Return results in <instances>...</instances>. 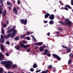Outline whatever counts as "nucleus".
<instances>
[{
  "instance_id": "nucleus-1",
  "label": "nucleus",
  "mask_w": 73,
  "mask_h": 73,
  "mask_svg": "<svg viewBox=\"0 0 73 73\" xmlns=\"http://www.w3.org/2000/svg\"><path fill=\"white\" fill-rule=\"evenodd\" d=\"M1 64L5 65V66L6 68L7 69H9L11 68V65H12V62L9 61H2Z\"/></svg>"
},
{
  "instance_id": "nucleus-2",
  "label": "nucleus",
  "mask_w": 73,
  "mask_h": 73,
  "mask_svg": "<svg viewBox=\"0 0 73 73\" xmlns=\"http://www.w3.org/2000/svg\"><path fill=\"white\" fill-rule=\"evenodd\" d=\"M65 21L67 23H66V25H68L67 26L69 27H72V21L69 20L68 19L65 20Z\"/></svg>"
},
{
  "instance_id": "nucleus-3",
  "label": "nucleus",
  "mask_w": 73,
  "mask_h": 73,
  "mask_svg": "<svg viewBox=\"0 0 73 73\" xmlns=\"http://www.w3.org/2000/svg\"><path fill=\"white\" fill-rule=\"evenodd\" d=\"M16 8H15V7H14L13 8V11L14 12V13L15 14V15H18V11H17V10L18 9V10H19V9H20V8H19V7H16Z\"/></svg>"
},
{
  "instance_id": "nucleus-4",
  "label": "nucleus",
  "mask_w": 73,
  "mask_h": 73,
  "mask_svg": "<svg viewBox=\"0 0 73 73\" xmlns=\"http://www.w3.org/2000/svg\"><path fill=\"white\" fill-rule=\"evenodd\" d=\"M20 23L22 24H23L24 23V25H25V24H27V19H26L24 20V19H22L20 21Z\"/></svg>"
},
{
  "instance_id": "nucleus-5",
  "label": "nucleus",
  "mask_w": 73,
  "mask_h": 73,
  "mask_svg": "<svg viewBox=\"0 0 73 73\" xmlns=\"http://www.w3.org/2000/svg\"><path fill=\"white\" fill-rule=\"evenodd\" d=\"M20 45H21V46L23 48H27L29 46V45L28 44H27L25 45L24 44H23L22 42H21L19 43Z\"/></svg>"
},
{
  "instance_id": "nucleus-6",
  "label": "nucleus",
  "mask_w": 73,
  "mask_h": 73,
  "mask_svg": "<svg viewBox=\"0 0 73 73\" xmlns=\"http://www.w3.org/2000/svg\"><path fill=\"white\" fill-rule=\"evenodd\" d=\"M49 18L50 20H53L54 19V15L53 14L51 15H50Z\"/></svg>"
},
{
  "instance_id": "nucleus-7",
  "label": "nucleus",
  "mask_w": 73,
  "mask_h": 73,
  "mask_svg": "<svg viewBox=\"0 0 73 73\" xmlns=\"http://www.w3.org/2000/svg\"><path fill=\"white\" fill-rule=\"evenodd\" d=\"M49 50L47 49H46L44 50V53L43 54V55H46L48 53H49Z\"/></svg>"
},
{
  "instance_id": "nucleus-8",
  "label": "nucleus",
  "mask_w": 73,
  "mask_h": 73,
  "mask_svg": "<svg viewBox=\"0 0 73 73\" xmlns=\"http://www.w3.org/2000/svg\"><path fill=\"white\" fill-rule=\"evenodd\" d=\"M39 49L40 52H43L44 50V49L42 46H40Z\"/></svg>"
},
{
  "instance_id": "nucleus-9",
  "label": "nucleus",
  "mask_w": 73,
  "mask_h": 73,
  "mask_svg": "<svg viewBox=\"0 0 73 73\" xmlns=\"http://www.w3.org/2000/svg\"><path fill=\"white\" fill-rule=\"evenodd\" d=\"M10 37H11V38H14V37H15V34L12 33H10Z\"/></svg>"
},
{
  "instance_id": "nucleus-10",
  "label": "nucleus",
  "mask_w": 73,
  "mask_h": 73,
  "mask_svg": "<svg viewBox=\"0 0 73 73\" xmlns=\"http://www.w3.org/2000/svg\"><path fill=\"white\" fill-rule=\"evenodd\" d=\"M49 16H50V14L47 13L46 14L44 15V17L45 19H46L47 18H48Z\"/></svg>"
},
{
  "instance_id": "nucleus-11",
  "label": "nucleus",
  "mask_w": 73,
  "mask_h": 73,
  "mask_svg": "<svg viewBox=\"0 0 73 73\" xmlns=\"http://www.w3.org/2000/svg\"><path fill=\"white\" fill-rule=\"evenodd\" d=\"M6 13H7V11L6 10H5L3 11L2 14V16L3 17H5V15H6Z\"/></svg>"
},
{
  "instance_id": "nucleus-12",
  "label": "nucleus",
  "mask_w": 73,
  "mask_h": 73,
  "mask_svg": "<svg viewBox=\"0 0 73 73\" xmlns=\"http://www.w3.org/2000/svg\"><path fill=\"white\" fill-rule=\"evenodd\" d=\"M7 5H10L11 7H12V5L11 4V2L9 1H7Z\"/></svg>"
},
{
  "instance_id": "nucleus-13",
  "label": "nucleus",
  "mask_w": 73,
  "mask_h": 73,
  "mask_svg": "<svg viewBox=\"0 0 73 73\" xmlns=\"http://www.w3.org/2000/svg\"><path fill=\"white\" fill-rule=\"evenodd\" d=\"M5 42L4 41V38L0 39V43H4Z\"/></svg>"
},
{
  "instance_id": "nucleus-14",
  "label": "nucleus",
  "mask_w": 73,
  "mask_h": 73,
  "mask_svg": "<svg viewBox=\"0 0 73 73\" xmlns=\"http://www.w3.org/2000/svg\"><path fill=\"white\" fill-rule=\"evenodd\" d=\"M10 33L7 34L6 36H5V38L6 39H7V38H8L9 37H10Z\"/></svg>"
},
{
  "instance_id": "nucleus-15",
  "label": "nucleus",
  "mask_w": 73,
  "mask_h": 73,
  "mask_svg": "<svg viewBox=\"0 0 73 73\" xmlns=\"http://www.w3.org/2000/svg\"><path fill=\"white\" fill-rule=\"evenodd\" d=\"M13 34H16L17 33V30H16V29H14V31H13L12 32Z\"/></svg>"
},
{
  "instance_id": "nucleus-16",
  "label": "nucleus",
  "mask_w": 73,
  "mask_h": 73,
  "mask_svg": "<svg viewBox=\"0 0 73 73\" xmlns=\"http://www.w3.org/2000/svg\"><path fill=\"white\" fill-rule=\"evenodd\" d=\"M49 23L51 25H52L54 24V21L53 20H51L49 22Z\"/></svg>"
},
{
  "instance_id": "nucleus-17",
  "label": "nucleus",
  "mask_w": 73,
  "mask_h": 73,
  "mask_svg": "<svg viewBox=\"0 0 73 73\" xmlns=\"http://www.w3.org/2000/svg\"><path fill=\"white\" fill-rule=\"evenodd\" d=\"M1 49L2 52L4 51V48L3 46L1 45Z\"/></svg>"
},
{
  "instance_id": "nucleus-18",
  "label": "nucleus",
  "mask_w": 73,
  "mask_h": 73,
  "mask_svg": "<svg viewBox=\"0 0 73 73\" xmlns=\"http://www.w3.org/2000/svg\"><path fill=\"white\" fill-rule=\"evenodd\" d=\"M0 4H1V5L3 7L4 6V3H3V0H1L0 1Z\"/></svg>"
},
{
  "instance_id": "nucleus-19",
  "label": "nucleus",
  "mask_w": 73,
  "mask_h": 73,
  "mask_svg": "<svg viewBox=\"0 0 73 73\" xmlns=\"http://www.w3.org/2000/svg\"><path fill=\"white\" fill-rule=\"evenodd\" d=\"M1 33L2 34H3V35H4V28H2L1 30Z\"/></svg>"
},
{
  "instance_id": "nucleus-20",
  "label": "nucleus",
  "mask_w": 73,
  "mask_h": 73,
  "mask_svg": "<svg viewBox=\"0 0 73 73\" xmlns=\"http://www.w3.org/2000/svg\"><path fill=\"white\" fill-rule=\"evenodd\" d=\"M69 57H70V58H73V54L72 53H70L69 56Z\"/></svg>"
},
{
  "instance_id": "nucleus-21",
  "label": "nucleus",
  "mask_w": 73,
  "mask_h": 73,
  "mask_svg": "<svg viewBox=\"0 0 73 73\" xmlns=\"http://www.w3.org/2000/svg\"><path fill=\"white\" fill-rule=\"evenodd\" d=\"M14 39L15 41H18L19 39V37L17 36L16 37H15L14 38Z\"/></svg>"
},
{
  "instance_id": "nucleus-22",
  "label": "nucleus",
  "mask_w": 73,
  "mask_h": 73,
  "mask_svg": "<svg viewBox=\"0 0 73 73\" xmlns=\"http://www.w3.org/2000/svg\"><path fill=\"white\" fill-rule=\"evenodd\" d=\"M52 56L53 57H54L55 58H56L57 57V56H58L57 55V54H52Z\"/></svg>"
},
{
  "instance_id": "nucleus-23",
  "label": "nucleus",
  "mask_w": 73,
  "mask_h": 73,
  "mask_svg": "<svg viewBox=\"0 0 73 73\" xmlns=\"http://www.w3.org/2000/svg\"><path fill=\"white\" fill-rule=\"evenodd\" d=\"M65 7H68V8H69V9H72V8L71 7H70V6L68 5H66Z\"/></svg>"
},
{
  "instance_id": "nucleus-24",
  "label": "nucleus",
  "mask_w": 73,
  "mask_h": 73,
  "mask_svg": "<svg viewBox=\"0 0 73 73\" xmlns=\"http://www.w3.org/2000/svg\"><path fill=\"white\" fill-rule=\"evenodd\" d=\"M56 58L58 60V61H60L61 60V58L58 56H57Z\"/></svg>"
},
{
  "instance_id": "nucleus-25",
  "label": "nucleus",
  "mask_w": 73,
  "mask_h": 73,
  "mask_svg": "<svg viewBox=\"0 0 73 73\" xmlns=\"http://www.w3.org/2000/svg\"><path fill=\"white\" fill-rule=\"evenodd\" d=\"M25 34H24L23 35H21L20 36V38H24V37H25Z\"/></svg>"
},
{
  "instance_id": "nucleus-26",
  "label": "nucleus",
  "mask_w": 73,
  "mask_h": 73,
  "mask_svg": "<svg viewBox=\"0 0 73 73\" xmlns=\"http://www.w3.org/2000/svg\"><path fill=\"white\" fill-rule=\"evenodd\" d=\"M43 43L41 42H39L38 43V46H41L42 45V44Z\"/></svg>"
},
{
  "instance_id": "nucleus-27",
  "label": "nucleus",
  "mask_w": 73,
  "mask_h": 73,
  "mask_svg": "<svg viewBox=\"0 0 73 73\" xmlns=\"http://www.w3.org/2000/svg\"><path fill=\"white\" fill-rule=\"evenodd\" d=\"M58 29L59 31H62V30H63V29H62L61 28L59 27H58Z\"/></svg>"
},
{
  "instance_id": "nucleus-28",
  "label": "nucleus",
  "mask_w": 73,
  "mask_h": 73,
  "mask_svg": "<svg viewBox=\"0 0 73 73\" xmlns=\"http://www.w3.org/2000/svg\"><path fill=\"white\" fill-rule=\"evenodd\" d=\"M3 73V69L2 68H0V73Z\"/></svg>"
},
{
  "instance_id": "nucleus-29",
  "label": "nucleus",
  "mask_w": 73,
  "mask_h": 73,
  "mask_svg": "<svg viewBox=\"0 0 73 73\" xmlns=\"http://www.w3.org/2000/svg\"><path fill=\"white\" fill-rule=\"evenodd\" d=\"M37 64H34L33 65V68H37Z\"/></svg>"
},
{
  "instance_id": "nucleus-30",
  "label": "nucleus",
  "mask_w": 73,
  "mask_h": 73,
  "mask_svg": "<svg viewBox=\"0 0 73 73\" xmlns=\"http://www.w3.org/2000/svg\"><path fill=\"white\" fill-rule=\"evenodd\" d=\"M7 27V24H3V25H2V27L3 28H5Z\"/></svg>"
},
{
  "instance_id": "nucleus-31",
  "label": "nucleus",
  "mask_w": 73,
  "mask_h": 73,
  "mask_svg": "<svg viewBox=\"0 0 73 73\" xmlns=\"http://www.w3.org/2000/svg\"><path fill=\"white\" fill-rule=\"evenodd\" d=\"M72 60L71 59H70L68 61V64H70L71 63H72Z\"/></svg>"
},
{
  "instance_id": "nucleus-32",
  "label": "nucleus",
  "mask_w": 73,
  "mask_h": 73,
  "mask_svg": "<svg viewBox=\"0 0 73 73\" xmlns=\"http://www.w3.org/2000/svg\"><path fill=\"white\" fill-rule=\"evenodd\" d=\"M52 71L53 72H56V68H52Z\"/></svg>"
},
{
  "instance_id": "nucleus-33",
  "label": "nucleus",
  "mask_w": 73,
  "mask_h": 73,
  "mask_svg": "<svg viewBox=\"0 0 73 73\" xmlns=\"http://www.w3.org/2000/svg\"><path fill=\"white\" fill-rule=\"evenodd\" d=\"M70 51H71V50H70V48H68L67 50V52H70Z\"/></svg>"
},
{
  "instance_id": "nucleus-34",
  "label": "nucleus",
  "mask_w": 73,
  "mask_h": 73,
  "mask_svg": "<svg viewBox=\"0 0 73 73\" xmlns=\"http://www.w3.org/2000/svg\"><path fill=\"white\" fill-rule=\"evenodd\" d=\"M53 67L52 65H50L48 66V68H49V69H52V68Z\"/></svg>"
},
{
  "instance_id": "nucleus-35",
  "label": "nucleus",
  "mask_w": 73,
  "mask_h": 73,
  "mask_svg": "<svg viewBox=\"0 0 73 73\" xmlns=\"http://www.w3.org/2000/svg\"><path fill=\"white\" fill-rule=\"evenodd\" d=\"M25 38L26 39V40H30L31 39L30 38L28 37H25Z\"/></svg>"
},
{
  "instance_id": "nucleus-36",
  "label": "nucleus",
  "mask_w": 73,
  "mask_h": 73,
  "mask_svg": "<svg viewBox=\"0 0 73 73\" xmlns=\"http://www.w3.org/2000/svg\"><path fill=\"white\" fill-rule=\"evenodd\" d=\"M5 43L7 45H9L10 44V43H9V41H7Z\"/></svg>"
},
{
  "instance_id": "nucleus-37",
  "label": "nucleus",
  "mask_w": 73,
  "mask_h": 73,
  "mask_svg": "<svg viewBox=\"0 0 73 73\" xmlns=\"http://www.w3.org/2000/svg\"><path fill=\"white\" fill-rule=\"evenodd\" d=\"M15 48L16 49H17V50H19L20 49L19 47L17 46H15Z\"/></svg>"
},
{
  "instance_id": "nucleus-38",
  "label": "nucleus",
  "mask_w": 73,
  "mask_h": 73,
  "mask_svg": "<svg viewBox=\"0 0 73 73\" xmlns=\"http://www.w3.org/2000/svg\"><path fill=\"white\" fill-rule=\"evenodd\" d=\"M21 42H23V43H24V44H28V43L27 42L24 41V40L21 41Z\"/></svg>"
},
{
  "instance_id": "nucleus-39",
  "label": "nucleus",
  "mask_w": 73,
  "mask_h": 73,
  "mask_svg": "<svg viewBox=\"0 0 73 73\" xmlns=\"http://www.w3.org/2000/svg\"><path fill=\"white\" fill-rule=\"evenodd\" d=\"M48 57H50L51 56V54L50 53H47L46 54Z\"/></svg>"
},
{
  "instance_id": "nucleus-40",
  "label": "nucleus",
  "mask_w": 73,
  "mask_h": 73,
  "mask_svg": "<svg viewBox=\"0 0 73 73\" xmlns=\"http://www.w3.org/2000/svg\"><path fill=\"white\" fill-rule=\"evenodd\" d=\"M9 31H10V32H13V31H14V29H9Z\"/></svg>"
},
{
  "instance_id": "nucleus-41",
  "label": "nucleus",
  "mask_w": 73,
  "mask_h": 73,
  "mask_svg": "<svg viewBox=\"0 0 73 73\" xmlns=\"http://www.w3.org/2000/svg\"><path fill=\"white\" fill-rule=\"evenodd\" d=\"M16 65H14L12 66V68H16Z\"/></svg>"
},
{
  "instance_id": "nucleus-42",
  "label": "nucleus",
  "mask_w": 73,
  "mask_h": 73,
  "mask_svg": "<svg viewBox=\"0 0 73 73\" xmlns=\"http://www.w3.org/2000/svg\"><path fill=\"white\" fill-rule=\"evenodd\" d=\"M68 7H64V10H66V11H68V8H67Z\"/></svg>"
},
{
  "instance_id": "nucleus-43",
  "label": "nucleus",
  "mask_w": 73,
  "mask_h": 73,
  "mask_svg": "<svg viewBox=\"0 0 73 73\" xmlns=\"http://www.w3.org/2000/svg\"><path fill=\"white\" fill-rule=\"evenodd\" d=\"M4 58V56H0V60H2V58Z\"/></svg>"
},
{
  "instance_id": "nucleus-44",
  "label": "nucleus",
  "mask_w": 73,
  "mask_h": 73,
  "mask_svg": "<svg viewBox=\"0 0 73 73\" xmlns=\"http://www.w3.org/2000/svg\"><path fill=\"white\" fill-rule=\"evenodd\" d=\"M30 71H31V72H33L34 71V69H33V68H31L30 69Z\"/></svg>"
},
{
  "instance_id": "nucleus-45",
  "label": "nucleus",
  "mask_w": 73,
  "mask_h": 73,
  "mask_svg": "<svg viewBox=\"0 0 73 73\" xmlns=\"http://www.w3.org/2000/svg\"><path fill=\"white\" fill-rule=\"evenodd\" d=\"M59 2L60 3L61 5H63V3L61 1H59Z\"/></svg>"
},
{
  "instance_id": "nucleus-46",
  "label": "nucleus",
  "mask_w": 73,
  "mask_h": 73,
  "mask_svg": "<svg viewBox=\"0 0 73 73\" xmlns=\"http://www.w3.org/2000/svg\"><path fill=\"white\" fill-rule=\"evenodd\" d=\"M3 9V7H2L0 9V13H1V12H2V11H1V10H2V9Z\"/></svg>"
},
{
  "instance_id": "nucleus-47",
  "label": "nucleus",
  "mask_w": 73,
  "mask_h": 73,
  "mask_svg": "<svg viewBox=\"0 0 73 73\" xmlns=\"http://www.w3.org/2000/svg\"><path fill=\"white\" fill-rule=\"evenodd\" d=\"M71 3L72 5H73V0H71Z\"/></svg>"
},
{
  "instance_id": "nucleus-48",
  "label": "nucleus",
  "mask_w": 73,
  "mask_h": 73,
  "mask_svg": "<svg viewBox=\"0 0 73 73\" xmlns=\"http://www.w3.org/2000/svg\"><path fill=\"white\" fill-rule=\"evenodd\" d=\"M2 38H4V37L3 36V35H1V39H2Z\"/></svg>"
},
{
  "instance_id": "nucleus-49",
  "label": "nucleus",
  "mask_w": 73,
  "mask_h": 73,
  "mask_svg": "<svg viewBox=\"0 0 73 73\" xmlns=\"http://www.w3.org/2000/svg\"><path fill=\"white\" fill-rule=\"evenodd\" d=\"M60 24H61L62 25H67L65 24V23H63L62 22H60Z\"/></svg>"
},
{
  "instance_id": "nucleus-50",
  "label": "nucleus",
  "mask_w": 73,
  "mask_h": 73,
  "mask_svg": "<svg viewBox=\"0 0 73 73\" xmlns=\"http://www.w3.org/2000/svg\"><path fill=\"white\" fill-rule=\"evenodd\" d=\"M17 46L18 48H19L20 49H21V47L19 45H17Z\"/></svg>"
},
{
  "instance_id": "nucleus-51",
  "label": "nucleus",
  "mask_w": 73,
  "mask_h": 73,
  "mask_svg": "<svg viewBox=\"0 0 73 73\" xmlns=\"http://www.w3.org/2000/svg\"><path fill=\"white\" fill-rule=\"evenodd\" d=\"M30 33H31L30 32H27V35H28H28H29L30 34Z\"/></svg>"
},
{
  "instance_id": "nucleus-52",
  "label": "nucleus",
  "mask_w": 73,
  "mask_h": 73,
  "mask_svg": "<svg viewBox=\"0 0 73 73\" xmlns=\"http://www.w3.org/2000/svg\"><path fill=\"white\" fill-rule=\"evenodd\" d=\"M41 71V70H37V71H36V73H38V72H39Z\"/></svg>"
},
{
  "instance_id": "nucleus-53",
  "label": "nucleus",
  "mask_w": 73,
  "mask_h": 73,
  "mask_svg": "<svg viewBox=\"0 0 73 73\" xmlns=\"http://www.w3.org/2000/svg\"><path fill=\"white\" fill-rule=\"evenodd\" d=\"M11 27H12V26H9L7 28V30H8V29H10V28H11Z\"/></svg>"
},
{
  "instance_id": "nucleus-54",
  "label": "nucleus",
  "mask_w": 73,
  "mask_h": 73,
  "mask_svg": "<svg viewBox=\"0 0 73 73\" xmlns=\"http://www.w3.org/2000/svg\"><path fill=\"white\" fill-rule=\"evenodd\" d=\"M6 55L7 56H9V53L7 52L6 53Z\"/></svg>"
},
{
  "instance_id": "nucleus-55",
  "label": "nucleus",
  "mask_w": 73,
  "mask_h": 73,
  "mask_svg": "<svg viewBox=\"0 0 73 73\" xmlns=\"http://www.w3.org/2000/svg\"><path fill=\"white\" fill-rule=\"evenodd\" d=\"M43 72H46V73H48V72H49V70H46L44 71H43Z\"/></svg>"
},
{
  "instance_id": "nucleus-56",
  "label": "nucleus",
  "mask_w": 73,
  "mask_h": 73,
  "mask_svg": "<svg viewBox=\"0 0 73 73\" xmlns=\"http://www.w3.org/2000/svg\"><path fill=\"white\" fill-rule=\"evenodd\" d=\"M43 22L44 23H47L48 22V21H45V20H44L43 21Z\"/></svg>"
},
{
  "instance_id": "nucleus-57",
  "label": "nucleus",
  "mask_w": 73,
  "mask_h": 73,
  "mask_svg": "<svg viewBox=\"0 0 73 73\" xmlns=\"http://www.w3.org/2000/svg\"><path fill=\"white\" fill-rule=\"evenodd\" d=\"M11 31L10 30H9V29L8 30V31H7V33H11Z\"/></svg>"
},
{
  "instance_id": "nucleus-58",
  "label": "nucleus",
  "mask_w": 73,
  "mask_h": 73,
  "mask_svg": "<svg viewBox=\"0 0 73 73\" xmlns=\"http://www.w3.org/2000/svg\"><path fill=\"white\" fill-rule=\"evenodd\" d=\"M11 31L10 30H9V29L8 30V31H7V33H11Z\"/></svg>"
},
{
  "instance_id": "nucleus-59",
  "label": "nucleus",
  "mask_w": 73,
  "mask_h": 73,
  "mask_svg": "<svg viewBox=\"0 0 73 73\" xmlns=\"http://www.w3.org/2000/svg\"><path fill=\"white\" fill-rule=\"evenodd\" d=\"M42 47L45 48H46V46H45V45L44 44L42 46Z\"/></svg>"
},
{
  "instance_id": "nucleus-60",
  "label": "nucleus",
  "mask_w": 73,
  "mask_h": 73,
  "mask_svg": "<svg viewBox=\"0 0 73 73\" xmlns=\"http://www.w3.org/2000/svg\"><path fill=\"white\" fill-rule=\"evenodd\" d=\"M6 23L7 24H8V23H9V21H8V20H7L6 22Z\"/></svg>"
},
{
  "instance_id": "nucleus-61",
  "label": "nucleus",
  "mask_w": 73,
  "mask_h": 73,
  "mask_svg": "<svg viewBox=\"0 0 73 73\" xmlns=\"http://www.w3.org/2000/svg\"><path fill=\"white\" fill-rule=\"evenodd\" d=\"M8 7H9V10H11V7L10 6H9Z\"/></svg>"
},
{
  "instance_id": "nucleus-62",
  "label": "nucleus",
  "mask_w": 73,
  "mask_h": 73,
  "mask_svg": "<svg viewBox=\"0 0 73 73\" xmlns=\"http://www.w3.org/2000/svg\"><path fill=\"white\" fill-rule=\"evenodd\" d=\"M31 50H30V49H28L27 50V52H30Z\"/></svg>"
},
{
  "instance_id": "nucleus-63",
  "label": "nucleus",
  "mask_w": 73,
  "mask_h": 73,
  "mask_svg": "<svg viewBox=\"0 0 73 73\" xmlns=\"http://www.w3.org/2000/svg\"><path fill=\"white\" fill-rule=\"evenodd\" d=\"M61 9L65 10V7H62L61 8Z\"/></svg>"
},
{
  "instance_id": "nucleus-64",
  "label": "nucleus",
  "mask_w": 73,
  "mask_h": 73,
  "mask_svg": "<svg viewBox=\"0 0 73 73\" xmlns=\"http://www.w3.org/2000/svg\"><path fill=\"white\" fill-rule=\"evenodd\" d=\"M18 4H20V2L19 1H18Z\"/></svg>"
}]
</instances>
